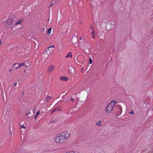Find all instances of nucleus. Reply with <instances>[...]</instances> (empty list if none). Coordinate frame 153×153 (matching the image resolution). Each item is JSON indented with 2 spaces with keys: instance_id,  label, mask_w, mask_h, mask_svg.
Returning <instances> with one entry per match:
<instances>
[{
  "instance_id": "32",
  "label": "nucleus",
  "mask_w": 153,
  "mask_h": 153,
  "mask_svg": "<svg viewBox=\"0 0 153 153\" xmlns=\"http://www.w3.org/2000/svg\"><path fill=\"white\" fill-rule=\"evenodd\" d=\"M83 68H82L81 69V72H82V71H83Z\"/></svg>"
},
{
  "instance_id": "41",
  "label": "nucleus",
  "mask_w": 153,
  "mask_h": 153,
  "mask_svg": "<svg viewBox=\"0 0 153 153\" xmlns=\"http://www.w3.org/2000/svg\"><path fill=\"white\" fill-rule=\"evenodd\" d=\"M50 67H53V66H51Z\"/></svg>"
},
{
  "instance_id": "34",
  "label": "nucleus",
  "mask_w": 153,
  "mask_h": 153,
  "mask_svg": "<svg viewBox=\"0 0 153 153\" xmlns=\"http://www.w3.org/2000/svg\"><path fill=\"white\" fill-rule=\"evenodd\" d=\"M22 94L23 95H24V92H22Z\"/></svg>"
},
{
  "instance_id": "37",
  "label": "nucleus",
  "mask_w": 153,
  "mask_h": 153,
  "mask_svg": "<svg viewBox=\"0 0 153 153\" xmlns=\"http://www.w3.org/2000/svg\"><path fill=\"white\" fill-rule=\"evenodd\" d=\"M63 101L64 102H65V100H63Z\"/></svg>"
},
{
  "instance_id": "28",
  "label": "nucleus",
  "mask_w": 153,
  "mask_h": 153,
  "mask_svg": "<svg viewBox=\"0 0 153 153\" xmlns=\"http://www.w3.org/2000/svg\"><path fill=\"white\" fill-rule=\"evenodd\" d=\"M59 0H53L52 1H53V2L55 3V2H56L57 1H58Z\"/></svg>"
},
{
  "instance_id": "44",
  "label": "nucleus",
  "mask_w": 153,
  "mask_h": 153,
  "mask_svg": "<svg viewBox=\"0 0 153 153\" xmlns=\"http://www.w3.org/2000/svg\"><path fill=\"white\" fill-rule=\"evenodd\" d=\"M42 100H41L40 101H41V102H42Z\"/></svg>"
},
{
  "instance_id": "14",
  "label": "nucleus",
  "mask_w": 153,
  "mask_h": 153,
  "mask_svg": "<svg viewBox=\"0 0 153 153\" xmlns=\"http://www.w3.org/2000/svg\"><path fill=\"white\" fill-rule=\"evenodd\" d=\"M72 56V53L71 52H69L66 56V58H68L69 57H71Z\"/></svg>"
},
{
  "instance_id": "18",
  "label": "nucleus",
  "mask_w": 153,
  "mask_h": 153,
  "mask_svg": "<svg viewBox=\"0 0 153 153\" xmlns=\"http://www.w3.org/2000/svg\"><path fill=\"white\" fill-rule=\"evenodd\" d=\"M30 63H29L28 62H25V67H29L30 66Z\"/></svg>"
},
{
  "instance_id": "42",
  "label": "nucleus",
  "mask_w": 153,
  "mask_h": 153,
  "mask_svg": "<svg viewBox=\"0 0 153 153\" xmlns=\"http://www.w3.org/2000/svg\"><path fill=\"white\" fill-rule=\"evenodd\" d=\"M15 65H14L13 66H14ZM15 66H16L17 67V65H15Z\"/></svg>"
},
{
  "instance_id": "9",
  "label": "nucleus",
  "mask_w": 153,
  "mask_h": 153,
  "mask_svg": "<svg viewBox=\"0 0 153 153\" xmlns=\"http://www.w3.org/2000/svg\"><path fill=\"white\" fill-rule=\"evenodd\" d=\"M60 78L61 80L65 81H68V78L66 76H61Z\"/></svg>"
},
{
  "instance_id": "46",
  "label": "nucleus",
  "mask_w": 153,
  "mask_h": 153,
  "mask_svg": "<svg viewBox=\"0 0 153 153\" xmlns=\"http://www.w3.org/2000/svg\"><path fill=\"white\" fill-rule=\"evenodd\" d=\"M10 134H11V132H10Z\"/></svg>"
},
{
  "instance_id": "11",
  "label": "nucleus",
  "mask_w": 153,
  "mask_h": 153,
  "mask_svg": "<svg viewBox=\"0 0 153 153\" xmlns=\"http://www.w3.org/2000/svg\"><path fill=\"white\" fill-rule=\"evenodd\" d=\"M22 21V19L19 20L17 22L14 24L15 25H17L18 24H20Z\"/></svg>"
},
{
  "instance_id": "36",
  "label": "nucleus",
  "mask_w": 153,
  "mask_h": 153,
  "mask_svg": "<svg viewBox=\"0 0 153 153\" xmlns=\"http://www.w3.org/2000/svg\"><path fill=\"white\" fill-rule=\"evenodd\" d=\"M63 101L64 102H65V100H63Z\"/></svg>"
},
{
  "instance_id": "1",
  "label": "nucleus",
  "mask_w": 153,
  "mask_h": 153,
  "mask_svg": "<svg viewBox=\"0 0 153 153\" xmlns=\"http://www.w3.org/2000/svg\"><path fill=\"white\" fill-rule=\"evenodd\" d=\"M60 134L58 136H56L54 139L55 141L58 143H62L64 142L65 140V138L63 137Z\"/></svg>"
},
{
  "instance_id": "5",
  "label": "nucleus",
  "mask_w": 153,
  "mask_h": 153,
  "mask_svg": "<svg viewBox=\"0 0 153 153\" xmlns=\"http://www.w3.org/2000/svg\"><path fill=\"white\" fill-rule=\"evenodd\" d=\"M31 111H32V109L31 110ZM26 115L29 117H31L33 116V113L32 111H30L29 110L27 111L26 112Z\"/></svg>"
},
{
  "instance_id": "23",
  "label": "nucleus",
  "mask_w": 153,
  "mask_h": 153,
  "mask_svg": "<svg viewBox=\"0 0 153 153\" xmlns=\"http://www.w3.org/2000/svg\"><path fill=\"white\" fill-rule=\"evenodd\" d=\"M129 113L130 114H134V112L133 111H131Z\"/></svg>"
},
{
  "instance_id": "39",
  "label": "nucleus",
  "mask_w": 153,
  "mask_h": 153,
  "mask_svg": "<svg viewBox=\"0 0 153 153\" xmlns=\"http://www.w3.org/2000/svg\"><path fill=\"white\" fill-rule=\"evenodd\" d=\"M90 69H91V68H89L88 69V70H89Z\"/></svg>"
},
{
  "instance_id": "6",
  "label": "nucleus",
  "mask_w": 153,
  "mask_h": 153,
  "mask_svg": "<svg viewBox=\"0 0 153 153\" xmlns=\"http://www.w3.org/2000/svg\"><path fill=\"white\" fill-rule=\"evenodd\" d=\"M72 42L74 44H76L78 42V39L76 36H73L72 39Z\"/></svg>"
},
{
  "instance_id": "33",
  "label": "nucleus",
  "mask_w": 153,
  "mask_h": 153,
  "mask_svg": "<svg viewBox=\"0 0 153 153\" xmlns=\"http://www.w3.org/2000/svg\"><path fill=\"white\" fill-rule=\"evenodd\" d=\"M37 116H36V115H35V119H36V117H37Z\"/></svg>"
},
{
  "instance_id": "24",
  "label": "nucleus",
  "mask_w": 153,
  "mask_h": 153,
  "mask_svg": "<svg viewBox=\"0 0 153 153\" xmlns=\"http://www.w3.org/2000/svg\"><path fill=\"white\" fill-rule=\"evenodd\" d=\"M40 113V111L39 110L36 113V116H37Z\"/></svg>"
},
{
  "instance_id": "47",
  "label": "nucleus",
  "mask_w": 153,
  "mask_h": 153,
  "mask_svg": "<svg viewBox=\"0 0 153 153\" xmlns=\"http://www.w3.org/2000/svg\"><path fill=\"white\" fill-rule=\"evenodd\" d=\"M88 71H87L86 72H88Z\"/></svg>"
},
{
  "instance_id": "13",
  "label": "nucleus",
  "mask_w": 153,
  "mask_h": 153,
  "mask_svg": "<svg viewBox=\"0 0 153 153\" xmlns=\"http://www.w3.org/2000/svg\"><path fill=\"white\" fill-rule=\"evenodd\" d=\"M53 70V68H48L47 69V71L49 73H50Z\"/></svg>"
},
{
  "instance_id": "20",
  "label": "nucleus",
  "mask_w": 153,
  "mask_h": 153,
  "mask_svg": "<svg viewBox=\"0 0 153 153\" xmlns=\"http://www.w3.org/2000/svg\"><path fill=\"white\" fill-rule=\"evenodd\" d=\"M101 121H100L96 123V125L97 126H100L101 125Z\"/></svg>"
},
{
  "instance_id": "7",
  "label": "nucleus",
  "mask_w": 153,
  "mask_h": 153,
  "mask_svg": "<svg viewBox=\"0 0 153 153\" xmlns=\"http://www.w3.org/2000/svg\"><path fill=\"white\" fill-rule=\"evenodd\" d=\"M17 65V67H20L21 66H25V62H22L19 64L18 63H15L13 65V66L16 65Z\"/></svg>"
},
{
  "instance_id": "40",
  "label": "nucleus",
  "mask_w": 153,
  "mask_h": 153,
  "mask_svg": "<svg viewBox=\"0 0 153 153\" xmlns=\"http://www.w3.org/2000/svg\"><path fill=\"white\" fill-rule=\"evenodd\" d=\"M80 23H82V21H80Z\"/></svg>"
},
{
  "instance_id": "4",
  "label": "nucleus",
  "mask_w": 153,
  "mask_h": 153,
  "mask_svg": "<svg viewBox=\"0 0 153 153\" xmlns=\"http://www.w3.org/2000/svg\"><path fill=\"white\" fill-rule=\"evenodd\" d=\"M60 134L63 137H63L65 138V140L68 138L70 135L69 133L67 131L64 132Z\"/></svg>"
},
{
  "instance_id": "26",
  "label": "nucleus",
  "mask_w": 153,
  "mask_h": 153,
  "mask_svg": "<svg viewBox=\"0 0 153 153\" xmlns=\"http://www.w3.org/2000/svg\"><path fill=\"white\" fill-rule=\"evenodd\" d=\"M36 108H34L33 110V111H32L33 113V114H34V111L36 110Z\"/></svg>"
},
{
  "instance_id": "21",
  "label": "nucleus",
  "mask_w": 153,
  "mask_h": 153,
  "mask_svg": "<svg viewBox=\"0 0 153 153\" xmlns=\"http://www.w3.org/2000/svg\"><path fill=\"white\" fill-rule=\"evenodd\" d=\"M89 64H91L92 62V59L90 57V58H89Z\"/></svg>"
},
{
  "instance_id": "17",
  "label": "nucleus",
  "mask_w": 153,
  "mask_h": 153,
  "mask_svg": "<svg viewBox=\"0 0 153 153\" xmlns=\"http://www.w3.org/2000/svg\"><path fill=\"white\" fill-rule=\"evenodd\" d=\"M51 99V97L49 96H48L46 97V102H48L49 100Z\"/></svg>"
},
{
  "instance_id": "19",
  "label": "nucleus",
  "mask_w": 153,
  "mask_h": 153,
  "mask_svg": "<svg viewBox=\"0 0 153 153\" xmlns=\"http://www.w3.org/2000/svg\"><path fill=\"white\" fill-rule=\"evenodd\" d=\"M52 30L51 28H49L48 30V32H47V33L48 35H50V34L51 33V30Z\"/></svg>"
},
{
  "instance_id": "8",
  "label": "nucleus",
  "mask_w": 153,
  "mask_h": 153,
  "mask_svg": "<svg viewBox=\"0 0 153 153\" xmlns=\"http://www.w3.org/2000/svg\"><path fill=\"white\" fill-rule=\"evenodd\" d=\"M91 36L94 39V37L95 36V33H94V28L92 26L91 27Z\"/></svg>"
},
{
  "instance_id": "15",
  "label": "nucleus",
  "mask_w": 153,
  "mask_h": 153,
  "mask_svg": "<svg viewBox=\"0 0 153 153\" xmlns=\"http://www.w3.org/2000/svg\"><path fill=\"white\" fill-rule=\"evenodd\" d=\"M13 21V19L12 18H11L8 19L7 21V22L8 23L10 22L11 23Z\"/></svg>"
},
{
  "instance_id": "2",
  "label": "nucleus",
  "mask_w": 153,
  "mask_h": 153,
  "mask_svg": "<svg viewBox=\"0 0 153 153\" xmlns=\"http://www.w3.org/2000/svg\"><path fill=\"white\" fill-rule=\"evenodd\" d=\"M114 105H112V101L108 104L106 108V111L107 113H110Z\"/></svg>"
},
{
  "instance_id": "29",
  "label": "nucleus",
  "mask_w": 153,
  "mask_h": 153,
  "mask_svg": "<svg viewBox=\"0 0 153 153\" xmlns=\"http://www.w3.org/2000/svg\"><path fill=\"white\" fill-rule=\"evenodd\" d=\"M21 128H25V126L23 125H22L21 126Z\"/></svg>"
},
{
  "instance_id": "25",
  "label": "nucleus",
  "mask_w": 153,
  "mask_h": 153,
  "mask_svg": "<svg viewBox=\"0 0 153 153\" xmlns=\"http://www.w3.org/2000/svg\"><path fill=\"white\" fill-rule=\"evenodd\" d=\"M54 47V46L53 45H52L51 46H50L48 48V49H49V51H50V49L49 48H51L52 47H53V48Z\"/></svg>"
},
{
  "instance_id": "45",
  "label": "nucleus",
  "mask_w": 153,
  "mask_h": 153,
  "mask_svg": "<svg viewBox=\"0 0 153 153\" xmlns=\"http://www.w3.org/2000/svg\"><path fill=\"white\" fill-rule=\"evenodd\" d=\"M17 69V68H16V69Z\"/></svg>"
},
{
  "instance_id": "16",
  "label": "nucleus",
  "mask_w": 153,
  "mask_h": 153,
  "mask_svg": "<svg viewBox=\"0 0 153 153\" xmlns=\"http://www.w3.org/2000/svg\"><path fill=\"white\" fill-rule=\"evenodd\" d=\"M58 121V119H55L54 120H51V121H50L49 122L50 124H51L52 123H54V122H57Z\"/></svg>"
},
{
  "instance_id": "35",
  "label": "nucleus",
  "mask_w": 153,
  "mask_h": 153,
  "mask_svg": "<svg viewBox=\"0 0 153 153\" xmlns=\"http://www.w3.org/2000/svg\"><path fill=\"white\" fill-rule=\"evenodd\" d=\"M1 40H0V45H1Z\"/></svg>"
},
{
  "instance_id": "3",
  "label": "nucleus",
  "mask_w": 153,
  "mask_h": 153,
  "mask_svg": "<svg viewBox=\"0 0 153 153\" xmlns=\"http://www.w3.org/2000/svg\"><path fill=\"white\" fill-rule=\"evenodd\" d=\"M116 107L117 110L116 114L117 116H119L121 114L122 112V108L121 106L119 105H117Z\"/></svg>"
},
{
  "instance_id": "38",
  "label": "nucleus",
  "mask_w": 153,
  "mask_h": 153,
  "mask_svg": "<svg viewBox=\"0 0 153 153\" xmlns=\"http://www.w3.org/2000/svg\"><path fill=\"white\" fill-rule=\"evenodd\" d=\"M12 71V70L11 69H10V71Z\"/></svg>"
},
{
  "instance_id": "27",
  "label": "nucleus",
  "mask_w": 153,
  "mask_h": 153,
  "mask_svg": "<svg viewBox=\"0 0 153 153\" xmlns=\"http://www.w3.org/2000/svg\"><path fill=\"white\" fill-rule=\"evenodd\" d=\"M71 68V69H70L69 71H70L71 70V71H74V68Z\"/></svg>"
},
{
  "instance_id": "43",
  "label": "nucleus",
  "mask_w": 153,
  "mask_h": 153,
  "mask_svg": "<svg viewBox=\"0 0 153 153\" xmlns=\"http://www.w3.org/2000/svg\"><path fill=\"white\" fill-rule=\"evenodd\" d=\"M80 39H82V38H80Z\"/></svg>"
},
{
  "instance_id": "30",
  "label": "nucleus",
  "mask_w": 153,
  "mask_h": 153,
  "mask_svg": "<svg viewBox=\"0 0 153 153\" xmlns=\"http://www.w3.org/2000/svg\"><path fill=\"white\" fill-rule=\"evenodd\" d=\"M71 101H72L73 102H74V99L72 98H71Z\"/></svg>"
},
{
  "instance_id": "12",
  "label": "nucleus",
  "mask_w": 153,
  "mask_h": 153,
  "mask_svg": "<svg viewBox=\"0 0 153 153\" xmlns=\"http://www.w3.org/2000/svg\"><path fill=\"white\" fill-rule=\"evenodd\" d=\"M55 3L53 2V1H52L51 3V2H49L48 3V6L49 7H50L52 5H53Z\"/></svg>"
},
{
  "instance_id": "10",
  "label": "nucleus",
  "mask_w": 153,
  "mask_h": 153,
  "mask_svg": "<svg viewBox=\"0 0 153 153\" xmlns=\"http://www.w3.org/2000/svg\"><path fill=\"white\" fill-rule=\"evenodd\" d=\"M61 107L60 108H59V107H57L55 108L51 112V113L52 114L55 111H56L57 110H58L59 111H60L61 110Z\"/></svg>"
},
{
  "instance_id": "22",
  "label": "nucleus",
  "mask_w": 153,
  "mask_h": 153,
  "mask_svg": "<svg viewBox=\"0 0 153 153\" xmlns=\"http://www.w3.org/2000/svg\"><path fill=\"white\" fill-rule=\"evenodd\" d=\"M112 101V105H114V106L116 104V103L117 102V101Z\"/></svg>"
},
{
  "instance_id": "31",
  "label": "nucleus",
  "mask_w": 153,
  "mask_h": 153,
  "mask_svg": "<svg viewBox=\"0 0 153 153\" xmlns=\"http://www.w3.org/2000/svg\"><path fill=\"white\" fill-rule=\"evenodd\" d=\"M17 84V83H16V82H15L14 84V88L16 85Z\"/></svg>"
}]
</instances>
